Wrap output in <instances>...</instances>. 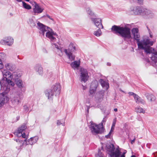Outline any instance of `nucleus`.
Masks as SVG:
<instances>
[{"instance_id":"nucleus-3","label":"nucleus","mask_w":157,"mask_h":157,"mask_svg":"<svg viewBox=\"0 0 157 157\" xmlns=\"http://www.w3.org/2000/svg\"><path fill=\"white\" fill-rule=\"evenodd\" d=\"M61 86L60 84L56 83L53 85L51 89L47 90L45 91V94L48 99L50 100H53L54 95L55 96L58 95L60 93Z\"/></svg>"},{"instance_id":"nucleus-20","label":"nucleus","mask_w":157,"mask_h":157,"mask_svg":"<svg viewBox=\"0 0 157 157\" xmlns=\"http://www.w3.org/2000/svg\"><path fill=\"white\" fill-rule=\"evenodd\" d=\"M19 77L14 78V79H15L16 83L17 86L19 88L21 89L24 87V86L21 80L18 78Z\"/></svg>"},{"instance_id":"nucleus-55","label":"nucleus","mask_w":157,"mask_h":157,"mask_svg":"<svg viewBox=\"0 0 157 157\" xmlns=\"http://www.w3.org/2000/svg\"><path fill=\"white\" fill-rule=\"evenodd\" d=\"M55 48H56L57 49L59 50H60L61 51L60 49L59 48L58 46L57 45H56V46Z\"/></svg>"},{"instance_id":"nucleus-6","label":"nucleus","mask_w":157,"mask_h":157,"mask_svg":"<svg viewBox=\"0 0 157 157\" xmlns=\"http://www.w3.org/2000/svg\"><path fill=\"white\" fill-rule=\"evenodd\" d=\"M106 147L107 150L110 152L109 157H119L121 152L118 148L114 151L115 147L113 144H108L106 145Z\"/></svg>"},{"instance_id":"nucleus-48","label":"nucleus","mask_w":157,"mask_h":157,"mask_svg":"<svg viewBox=\"0 0 157 157\" xmlns=\"http://www.w3.org/2000/svg\"><path fill=\"white\" fill-rule=\"evenodd\" d=\"M54 42H51L52 46L53 47H56V45H57L56 44L53 43Z\"/></svg>"},{"instance_id":"nucleus-32","label":"nucleus","mask_w":157,"mask_h":157,"mask_svg":"<svg viewBox=\"0 0 157 157\" xmlns=\"http://www.w3.org/2000/svg\"><path fill=\"white\" fill-rule=\"evenodd\" d=\"M23 6L25 9L30 10L31 8V6L27 4L24 2H23Z\"/></svg>"},{"instance_id":"nucleus-7","label":"nucleus","mask_w":157,"mask_h":157,"mask_svg":"<svg viewBox=\"0 0 157 157\" xmlns=\"http://www.w3.org/2000/svg\"><path fill=\"white\" fill-rule=\"evenodd\" d=\"M2 73L3 77L6 78V81L13 78H14L20 77L21 76V74L20 73L17 74V72H14L13 75H12L9 71L5 70L4 72H2Z\"/></svg>"},{"instance_id":"nucleus-60","label":"nucleus","mask_w":157,"mask_h":157,"mask_svg":"<svg viewBox=\"0 0 157 157\" xmlns=\"http://www.w3.org/2000/svg\"><path fill=\"white\" fill-rule=\"evenodd\" d=\"M121 157H125L124 154H122L121 156Z\"/></svg>"},{"instance_id":"nucleus-62","label":"nucleus","mask_w":157,"mask_h":157,"mask_svg":"<svg viewBox=\"0 0 157 157\" xmlns=\"http://www.w3.org/2000/svg\"><path fill=\"white\" fill-rule=\"evenodd\" d=\"M17 2H21V0H16Z\"/></svg>"},{"instance_id":"nucleus-28","label":"nucleus","mask_w":157,"mask_h":157,"mask_svg":"<svg viewBox=\"0 0 157 157\" xmlns=\"http://www.w3.org/2000/svg\"><path fill=\"white\" fill-rule=\"evenodd\" d=\"M71 65L72 68H77L79 66V63L77 61H75L71 63Z\"/></svg>"},{"instance_id":"nucleus-37","label":"nucleus","mask_w":157,"mask_h":157,"mask_svg":"<svg viewBox=\"0 0 157 157\" xmlns=\"http://www.w3.org/2000/svg\"><path fill=\"white\" fill-rule=\"evenodd\" d=\"M86 11L87 12V13L89 15L92 16L94 15L92 11L89 8H86Z\"/></svg>"},{"instance_id":"nucleus-53","label":"nucleus","mask_w":157,"mask_h":157,"mask_svg":"<svg viewBox=\"0 0 157 157\" xmlns=\"http://www.w3.org/2000/svg\"><path fill=\"white\" fill-rule=\"evenodd\" d=\"M86 106L87 107V113H89V109L90 108V106Z\"/></svg>"},{"instance_id":"nucleus-41","label":"nucleus","mask_w":157,"mask_h":157,"mask_svg":"<svg viewBox=\"0 0 157 157\" xmlns=\"http://www.w3.org/2000/svg\"><path fill=\"white\" fill-rule=\"evenodd\" d=\"M128 94L130 95L133 96L134 98H136L137 95L132 92H129L128 93Z\"/></svg>"},{"instance_id":"nucleus-11","label":"nucleus","mask_w":157,"mask_h":157,"mask_svg":"<svg viewBox=\"0 0 157 157\" xmlns=\"http://www.w3.org/2000/svg\"><path fill=\"white\" fill-rule=\"evenodd\" d=\"M143 8L140 6H136L132 7L131 8V11L133 12V13L135 15H139L142 14Z\"/></svg>"},{"instance_id":"nucleus-23","label":"nucleus","mask_w":157,"mask_h":157,"mask_svg":"<svg viewBox=\"0 0 157 157\" xmlns=\"http://www.w3.org/2000/svg\"><path fill=\"white\" fill-rule=\"evenodd\" d=\"M34 3V8L33 9L34 14L37 15L39 13V6L35 2Z\"/></svg>"},{"instance_id":"nucleus-40","label":"nucleus","mask_w":157,"mask_h":157,"mask_svg":"<svg viewBox=\"0 0 157 157\" xmlns=\"http://www.w3.org/2000/svg\"><path fill=\"white\" fill-rule=\"evenodd\" d=\"M45 5L44 4H43V5H42L41 6H40V13H42L44 9V6Z\"/></svg>"},{"instance_id":"nucleus-1","label":"nucleus","mask_w":157,"mask_h":157,"mask_svg":"<svg viewBox=\"0 0 157 157\" xmlns=\"http://www.w3.org/2000/svg\"><path fill=\"white\" fill-rule=\"evenodd\" d=\"M111 29L113 33L116 34L119 33L123 38L124 40L130 39L131 38L130 29L128 27L114 25L112 26Z\"/></svg>"},{"instance_id":"nucleus-35","label":"nucleus","mask_w":157,"mask_h":157,"mask_svg":"<svg viewBox=\"0 0 157 157\" xmlns=\"http://www.w3.org/2000/svg\"><path fill=\"white\" fill-rule=\"evenodd\" d=\"M28 22L32 27H34L36 26L35 23H34L32 19H29Z\"/></svg>"},{"instance_id":"nucleus-26","label":"nucleus","mask_w":157,"mask_h":157,"mask_svg":"<svg viewBox=\"0 0 157 157\" xmlns=\"http://www.w3.org/2000/svg\"><path fill=\"white\" fill-rule=\"evenodd\" d=\"M5 96L3 95H0V107L2 106L5 102Z\"/></svg>"},{"instance_id":"nucleus-43","label":"nucleus","mask_w":157,"mask_h":157,"mask_svg":"<svg viewBox=\"0 0 157 157\" xmlns=\"http://www.w3.org/2000/svg\"><path fill=\"white\" fill-rule=\"evenodd\" d=\"M24 109L25 111H28V108L26 105L23 106Z\"/></svg>"},{"instance_id":"nucleus-42","label":"nucleus","mask_w":157,"mask_h":157,"mask_svg":"<svg viewBox=\"0 0 157 157\" xmlns=\"http://www.w3.org/2000/svg\"><path fill=\"white\" fill-rule=\"evenodd\" d=\"M35 70L37 71H38L39 70V66L38 64H36L34 67Z\"/></svg>"},{"instance_id":"nucleus-59","label":"nucleus","mask_w":157,"mask_h":157,"mask_svg":"<svg viewBox=\"0 0 157 157\" xmlns=\"http://www.w3.org/2000/svg\"><path fill=\"white\" fill-rule=\"evenodd\" d=\"M82 86L83 87V90H85L86 89V87L85 86H84L83 85H82Z\"/></svg>"},{"instance_id":"nucleus-45","label":"nucleus","mask_w":157,"mask_h":157,"mask_svg":"<svg viewBox=\"0 0 157 157\" xmlns=\"http://www.w3.org/2000/svg\"><path fill=\"white\" fill-rule=\"evenodd\" d=\"M133 2H137L140 4L142 2V0H132Z\"/></svg>"},{"instance_id":"nucleus-47","label":"nucleus","mask_w":157,"mask_h":157,"mask_svg":"<svg viewBox=\"0 0 157 157\" xmlns=\"http://www.w3.org/2000/svg\"><path fill=\"white\" fill-rule=\"evenodd\" d=\"M57 125H60L61 124H62L61 123V121L59 120H58L57 121Z\"/></svg>"},{"instance_id":"nucleus-38","label":"nucleus","mask_w":157,"mask_h":157,"mask_svg":"<svg viewBox=\"0 0 157 157\" xmlns=\"http://www.w3.org/2000/svg\"><path fill=\"white\" fill-rule=\"evenodd\" d=\"M96 87L95 86L94 88H90L89 91L90 94H92L95 92L96 91Z\"/></svg>"},{"instance_id":"nucleus-13","label":"nucleus","mask_w":157,"mask_h":157,"mask_svg":"<svg viewBox=\"0 0 157 157\" xmlns=\"http://www.w3.org/2000/svg\"><path fill=\"white\" fill-rule=\"evenodd\" d=\"M26 128V126L25 124H23L19 128L17 131V133H18L17 135L18 136H22V138H26V136L25 133H22Z\"/></svg>"},{"instance_id":"nucleus-57","label":"nucleus","mask_w":157,"mask_h":157,"mask_svg":"<svg viewBox=\"0 0 157 157\" xmlns=\"http://www.w3.org/2000/svg\"><path fill=\"white\" fill-rule=\"evenodd\" d=\"M107 65L109 66H110L111 65V63H107Z\"/></svg>"},{"instance_id":"nucleus-25","label":"nucleus","mask_w":157,"mask_h":157,"mask_svg":"<svg viewBox=\"0 0 157 157\" xmlns=\"http://www.w3.org/2000/svg\"><path fill=\"white\" fill-rule=\"evenodd\" d=\"M134 99L136 100V102L137 103H141L142 104H144L145 103V101L137 95L136 98H135Z\"/></svg>"},{"instance_id":"nucleus-24","label":"nucleus","mask_w":157,"mask_h":157,"mask_svg":"<svg viewBox=\"0 0 157 157\" xmlns=\"http://www.w3.org/2000/svg\"><path fill=\"white\" fill-rule=\"evenodd\" d=\"M38 138L37 137H34L31 138L29 140L28 142L29 144L31 145H32L36 142L38 140Z\"/></svg>"},{"instance_id":"nucleus-33","label":"nucleus","mask_w":157,"mask_h":157,"mask_svg":"<svg viewBox=\"0 0 157 157\" xmlns=\"http://www.w3.org/2000/svg\"><path fill=\"white\" fill-rule=\"evenodd\" d=\"M95 157H105L104 155L101 152V151L99 150L98 153L95 155Z\"/></svg>"},{"instance_id":"nucleus-14","label":"nucleus","mask_w":157,"mask_h":157,"mask_svg":"<svg viewBox=\"0 0 157 157\" xmlns=\"http://www.w3.org/2000/svg\"><path fill=\"white\" fill-rule=\"evenodd\" d=\"M17 142V146H16V148L18 150H21V149L23 147V146L25 144H26V139H25L24 140H20L19 139H16V140H15Z\"/></svg>"},{"instance_id":"nucleus-8","label":"nucleus","mask_w":157,"mask_h":157,"mask_svg":"<svg viewBox=\"0 0 157 157\" xmlns=\"http://www.w3.org/2000/svg\"><path fill=\"white\" fill-rule=\"evenodd\" d=\"M57 36V35L51 28L49 29L46 33V36L50 40L51 42H54L56 40V38L53 36Z\"/></svg>"},{"instance_id":"nucleus-61","label":"nucleus","mask_w":157,"mask_h":157,"mask_svg":"<svg viewBox=\"0 0 157 157\" xmlns=\"http://www.w3.org/2000/svg\"><path fill=\"white\" fill-rule=\"evenodd\" d=\"M0 85H1V86H2V83L1 81H0Z\"/></svg>"},{"instance_id":"nucleus-18","label":"nucleus","mask_w":157,"mask_h":157,"mask_svg":"<svg viewBox=\"0 0 157 157\" xmlns=\"http://www.w3.org/2000/svg\"><path fill=\"white\" fill-rule=\"evenodd\" d=\"M104 95V92L103 91H101L97 93L96 95V101L98 102H100L103 100Z\"/></svg>"},{"instance_id":"nucleus-46","label":"nucleus","mask_w":157,"mask_h":157,"mask_svg":"<svg viewBox=\"0 0 157 157\" xmlns=\"http://www.w3.org/2000/svg\"><path fill=\"white\" fill-rule=\"evenodd\" d=\"M110 135H111V131L109 132V134L105 136V137L106 138H110Z\"/></svg>"},{"instance_id":"nucleus-21","label":"nucleus","mask_w":157,"mask_h":157,"mask_svg":"<svg viewBox=\"0 0 157 157\" xmlns=\"http://www.w3.org/2000/svg\"><path fill=\"white\" fill-rule=\"evenodd\" d=\"M99 82L101 84V86L103 88L107 89L109 87L108 82L104 81L102 79H101L99 80Z\"/></svg>"},{"instance_id":"nucleus-56","label":"nucleus","mask_w":157,"mask_h":157,"mask_svg":"<svg viewBox=\"0 0 157 157\" xmlns=\"http://www.w3.org/2000/svg\"><path fill=\"white\" fill-rule=\"evenodd\" d=\"M46 17V15H44L43 16H41L40 17V19H41V18H45V17Z\"/></svg>"},{"instance_id":"nucleus-19","label":"nucleus","mask_w":157,"mask_h":157,"mask_svg":"<svg viewBox=\"0 0 157 157\" xmlns=\"http://www.w3.org/2000/svg\"><path fill=\"white\" fill-rule=\"evenodd\" d=\"M64 52L71 61H73L75 60V56L73 55L71 52L70 51H68L67 49H64Z\"/></svg>"},{"instance_id":"nucleus-16","label":"nucleus","mask_w":157,"mask_h":157,"mask_svg":"<svg viewBox=\"0 0 157 157\" xmlns=\"http://www.w3.org/2000/svg\"><path fill=\"white\" fill-rule=\"evenodd\" d=\"M91 20L96 27L99 29L101 27L102 29L103 28V26L101 23V20L100 19L98 18H91Z\"/></svg>"},{"instance_id":"nucleus-29","label":"nucleus","mask_w":157,"mask_h":157,"mask_svg":"<svg viewBox=\"0 0 157 157\" xmlns=\"http://www.w3.org/2000/svg\"><path fill=\"white\" fill-rule=\"evenodd\" d=\"M147 98L148 100L151 101H154L155 99V96L151 94H148L147 95Z\"/></svg>"},{"instance_id":"nucleus-50","label":"nucleus","mask_w":157,"mask_h":157,"mask_svg":"<svg viewBox=\"0 0 157 157\" xmlns=\"http://www.w3.org/2000/svg\"><path fill=\"white\" fill-rule=\"evenodd\" d=\"M135 140V138H134L133 140H131V143L132 144H133Z\"/></svg>"},{"instance_id":"nucleus-44","label":"nucleus","mask_w":157,"mask_h":157,"mask_svg":"<svg viewBox=\"0 0 157 157\" xmlns=\"http://www.w3.org/2000/svg\"><path fill=\"white\" fill-rule=\"evenodd\" d=\"M3 67V65L2 63L1 60L0 59V69L2 68Z\"/></svg>"},{"instance_id":"nucleus-30","label":"nucleus","mask_w":157,"mask_h":157,"mask_svg":"<svg viewBox=\"0 0 157 157\" xmlns=\"http://www.w3.org/2000/svg\"><path fill=\"white\" fill-rule=\"evenodd\" d=\"M101 32L100 29L99 28L97 31L94 32V34L97 36H99L101 35Z\"/></svg>"},{"instance_id":"nucleus-12","label":"nucleus","mask_w":157,"mask_h":157,"mask_svg":"<svg viewBox=\"0 0 157 157\" xmlns=\"http://www.w3.org/2000/svg\"><path fill=\"white\" fill-rule=\"evenodd\" d=\"M13 40L10 37H8L5 38V40H2L0 41V43L3 45H7L9 46H11L13 43Z\"/></svg>"},{"instance_id":"nucleus-54","label":"nucleus","mask_w":157,"mask_h":157,"mask_svg":"<svg viewBox=\"0 0 157 157\" xmlns=\"http://www.w3.org/2000/svg\"><path fill=\"white\" fill-rule=\"evenodd\" d=\"M55 48H56L57 49L59 50H60L61 51L60 49L59 48L58 46L57 45H56V46Z\"/></svg>"},{"instance_id":"nucleus-63","label":"nucleus","mask_w":157,"mask_h":157,"mask_svg":"<svg viewBox=\"0 0 157 157\" xmlns=\"http://www.w3.org/2000/svg\"><path fill=\"white\" fill-rule=\"evenodd\" d=\"M27 2H29V0H25Z\"/></svg>"},{"instance_id":"nucleus-64","label":"nucleus","mask_w":157,"mask_h":157,"mask_svg":"<svg viewBox=\"0 0 157 157\" xmlns=\"http://www.w3.org/2000/svg\"><path fill=\"white\" fill-rule=\"evenodd\" d=\"M40 73H41V71H40Z\"/></svg>"},{"instance_id":"nucleus-9","label":"nucleus","mask_w":157,"mask_h":157,"mask_svg":"<svg viewBox=\"0 0 157 157\" xmlns=\"http://www.w3.org/2000/svg\"><path fill=\"white\" fill-rule=\"evenodd\" d=\"M80 72V78L81 81V82H86L89 78L87 71L86 69L83 68H81Z\"/></svg>"},{"instance_id":"nucleus-34","label":"nucleus","mask_w":157,"mask_h":157,"mask_svg":"<svg viewBox=\"0 0 157 157\" xmlns=\"http://www.w3.org/2000/svg\"><path fill=\"white\" fill-rule=\"evenodd\" d=\"M107 117L105 116L104 118H103L101 124H100V126L101 127H103V124H105V122L106 121L107 119Z\"/></svg>"},{"instance_id":"nucleus-15","label":"nucleus","mask_w":157,"mask_h":157,"mask_svg":"<svg viewBox=\"0 0 157 157\" xmlns=\"http://www.w3.org/2000/svg\"><path fill=\"white\" fill-rule=\"evenodd\" d=\"M142 11V15L147 16L148 18H151L154 16V14L152 12L147 9L143 8Z\"/></svg>"},{"instance_id":"nucleus-22","label":"nucleus","mask_w":157,"mask_h":157,"mask_svg":"<svg viewBox=\"0 0 157 157\" xmlns=\"http://www.w3.org/2000/svg\"><path fill=\"white\" fill-rule=\"evenodd\" d=\"M5 67L7 70L13 71L15 70L16 67L14 64L12 63H7L5 64Z\"/></svg>"},{"instance_id":"nucleus-49","label":"nucleus","mask_w":157,"mask_h":157,"mask_svg":"<svg viewBox=\"0 0 157 157\" xmlns=\"http://www.w3.org/2000/svg\"><path fill=\"white\" fill-rule=\"evenodd\" d=\"M46 16L48 17L52 21H53V19L52 18H51L49 15L47 14Z\"/></svg>"},{"instance_id":"nucleus-2","label":"nucleus","mask_w":157,"mask_h":157,"mask_svg":"<svg viewBox=\"0 0 157 157\" xmlns=\"http://www.w3.org/2000/svg\"><path fill=\"white\" fill-rule=\"evenodd\" d=\"M132 33L133 35L134 39L136 41L139 48L141 49L143 48L144 45L149 44L152 45L153 44V41H151L149 38L144 39L143 40L140 41V35L139 33V30L137 28H134L132 29Z\"/></svg>"},{"instance_id":"nucleus-10","label":"nucleus","mask_w":157,"mask_h":157,"mask_svg":"<svg viewBox=\"0 0 157 157\" xmlns=\"http://www.w3.org/2000/svg\"><path fill=\"white\" fill-rule=\"evenodd\" d=\"M23 96L21 94H17L11 99L12 103L15 105H17L21 102L23 98Z\"/></svg>"},{"instance_id":"nucleus-4","label":"nucleus","mask_w":157,"mask_h":157,"mask_svg":"<svg viewBox=\"0 0 157 157\" xmlns=\"http://www.w3.org/2000/svg\"><path fill=\"white\" fill-rule=\"evenodd\" d=\"M150 46L151 45L149 44L144 45L143 46V48L141 49H144L147 54H152L151 59L156 63L157 62V52L154 48L150 47Z\"/></svg>"},{"instance_id":"nucleus-39","label":"nucleus","mask_w":157,"mask_h":157,"mask_svg":"<svg viewBox=\"0 0 157 157\" xmlns=\"http://www.w3.org/2000/svg\"><path fill=\"white\" fill-rule=\"evenodd\" d=\"M10 79L7 80L6 81L8 83L11 85L12 86H13L14 85V84L13 82L12 81H11Z\"/></svg>"},{"instance_id":"nucleus-17","label":"nucleus","mask_w":157,"mask_h":157,"mask_svg":"<svg viewBox=\"0 0 157 157\" xmlns=\"http://www.w3.org/2000/svg\"><path fill=\"white\" fill-rule=\"evenodd\" d=\"M50 28L48 26L40 23V33L42 34L43 36L44 35L45 33L47 32Z\"/></svg>"},{"instance_id":"nucleus-51","label":"nucleus","mask_w":157,"mask_h":157,"mask_svg":"<svg viewBox=\"0 0 157 157\" xmlns=\"http://www.w3.org/2000/svg\"><path fill=\"white\" fill-rule=\"evenodd\" d=\"M147 29H148V30H149V34H150V36L151 38L152 37V35H151V33H150V29L148 28L147 27Z\"/></svg>"},{"instance_id":"nucleus-58","label":"nucleus","mask_w":157,"mask_h":157,"mask_svg":"<svg viewBox=\"0 0 157 157\" xmlns=\"http://www.w3.org/2000/svg\"><path fill=\"white\" fill-rule=\"evenodd\" d=\"M114 111L115 112H117V108L114 109Z\"/></svg>"},{"instance_id":"nucleus-31","label":"nucleus","mask_w":157,"mask_h":157,"mask_svg":"<svg viewBox=\"0 0 157 157\" xmlns=\"http://www.w3.org/2000/svg\"><path fill=\"white\" fill-rule=\"evenodd\" d=\"M70 49L71 51V52H74L76 50L75 47L72 44H70L69 45V49L68 51H69Z\"/></svg>"},{"instance_id":"nucleus-27","label":"nucleus","mask_w":157,"mask_h":157,"mask_svg":"<svg viewBox=\"0 0 157 157\" xmlns=\"http://www.w3.org/2000/svg\"><path fill=\"white\" fill-rule=\"evenodd\" d=\"M136 112L138 113H145V110L140 106H137L135 109Z\"/></svg>"},{"instance_id":"nucleus-36","label":"nucleus","mask_w":157,"mask_h":157,"mask_svg":"<svg viewBox=\"0 0 157 157\" xmlns=\"http://www.w3.org/2000/svg\"><path fill=\"white\" fill-rule=\"evenodd\" d=\"M116 121V118H115L113 120V122L111 131L112 130H114V127L115 125Z\"/></svg>"},{"instance_id":"nucleus-52","label":"nucleus","mask_w":157,"mask_h":157,"mask_svg":"<svg viewBox=\"0 0 157 157\" xmlns=\"http://www.w3.org/2000/svg\"><path fill=\"white\" fill-rule=\"evenodd\" d=\"M36 23L37 25V27L38 29L39 28V22L37 21Z\"/></svg>"},{"instance_id":"nucleus-5","label":"nucleus","mask_w":157,"mask_h":157,"mask_svg":"<svg viewBox=\"0 0 157 157\" xmlns=\"http://www.w3.org/2000/svg\"><path fill=\"white\" fill-rule=\"evenodd\" d=\"M90 124L89 125V128L92 133L94 135L98 134H101L104 131V128L101 127L100 124H97L92 121L90 122Z\"/></svg>"}]
</instances>
